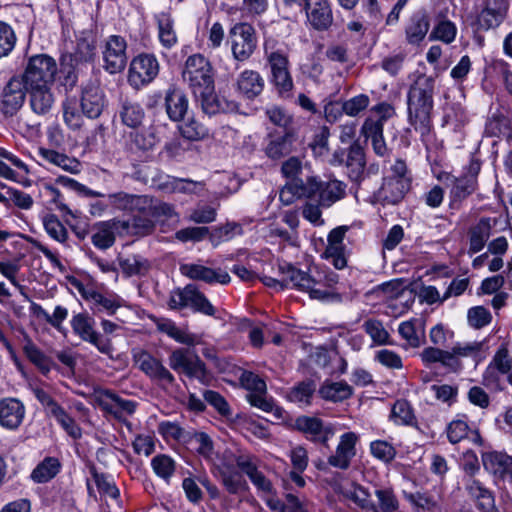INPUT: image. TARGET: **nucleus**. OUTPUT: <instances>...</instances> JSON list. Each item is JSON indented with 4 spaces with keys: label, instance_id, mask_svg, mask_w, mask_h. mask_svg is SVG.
Wrapping results in <instances>:
<instances>
[{
    "label": "nucleus",
    "instance_id": "obj_25",
    "mask_svg": "<svg viewBox=\"0 0 512 512\" xmlns=\"http://www.w3.org/2000/svg\"><path fill=\"white\" fill-rule=\"evenodd\" d=\"M116 234L120 235L119 219L101 221L93 225L91 241L96 248L106 250L114 245Z\"/></svg>",
    "mask_w": 512,
    "mask_h": 512
},
{
    "label": "nucleus",
    "instance_id": "obj_52",
    "mask_svg": "<svg viewBox=\"0 0 512 512\" xmlns=\"http://www.w3.org/2000/svg\"><path fill=\"white\" fill-rule=\"evenodd\" d=\"M266 504L273 512H308L299 498L291 493L285 495V501L269 498Z\"/></svg>",
    "mask_w": 512,
    "mask_h": 512
},
{
    "label": "nucleus",
    "instance_id": "obj_53",
    "mask_svg": "<svg viewBox=\"0 0 512 512\" xmlns=\"http://www.w3.org/2000/svg\"><path fill=\"white\" fill-rule=\"evenodd\" d=\"M281 173L287 179V182H297V184H305L306 177L309 176L304 173L302 161L295 156L282 163Z\"/></svg>",
    "mask_w": 512,
    "mask_h": 512
},
{
    "label": "nucleus",
    "instance_id": "obj_36",
    "mask_svg": "<svg viewBox=\"0 0 512 512\" xmlns=\"http://www.w3.org/2000/svg\"><path fill=\"white\" fill-rule=\"evenodd\" d=\"M38 155L43 161L72 174H77L81 170V163L77 159L56 150L40 147Z\"/></svg>",
    "mask_w": 512,
    "mask_h": 512
},
{
    "label": "nucleus",
    "instance_id": "obj_18",
    "mask_svg": "<svg viewBox=\"0 0 512 512\" xmlns=\"http://www.w3.org/2000/svg\"><path fill=\"white\" fill-rule=\"evenodd\" d=\"M295 428L306 435V438L327 445L334 431L331 426H325L323 421L316 417L300 416L295 420Z\"/></svg>",
    "mask_w": 512,
    "mask_h": 512
},
{
    "label": "nucleus",
    "instance_id": "obj_32",
    "mask_svg": "<svg viewBox=\"0 0 512 512\" xmlns=\"http://www.w3.org/2000/svg\"><path fill=\"white\" fill-rule=\"evenodd\" d=\"M265 81L259 72L246 69L240 73L236 81L237 91L247 99H254L264 89Z\"/></svg>",
    "mask_w": 512,
    "mask_h": 512
},
{
    "label": "nucleus",
    "instance_id": "obj_12",
    "mask_svg": "<svg viewBox=\"0 0 512 512\" xmlns=\"http://www.w3.org/2000/svg\"><path fill=\"white\" fill-rule=\"evenodd\" d=\"M97 405L107 414L117 420H123L125 416L132 415L136 409V403L124 399L111 390H99L96 392Z\"/></svg>",
    "mask_w": 512,
    "mask_h": 512
},
{
    "label": "nucleus",
    "instance_id": "obj_13",
    "mask_svg": "<svg viewBox=\"0 0 512 512\" xmlns=\"http://www.w3.org/2000/svg\"><path fill=\"white\" fill-rule=\"evenodd\" d=\"M127 43L118 35L110 36L103 50L104 68L111 74L121 72L127 64Z\"/></svg>",
    "mask_w": 512,
    "mask_h": 512
},
{
    "label": "nucleus",
    "instance_id": "obj_11",
    "mask_svg": "<svg viewBox=\"0 0 512 512\" xmlns=\"http://www.w3.org/2000/svg\"><path fill=\"white\" fill-rule=\"evenodd\" d=\"M159 73V63L152 54H140L130 64L128 81L135 87L140 88L154 80Z\"/></svg>",
    "mask_w": 512,
    "mask_h": 512
},
{
    "label": "nucleus",
    "instance_id": "obj_26",
    "mask_svg": "<svg viewBox=\"0 0 512 512\" xmlns=\"http://www.w3.org/2000/svg\"><path fill=\"white\" fill-rule=\"evenodd\" d=\"M306 14L311 25L317 30H326L333 22L328 0H306Z\"/></svg>",
    "mask_w": 512,
    "mask_h": 512
},
{
    "label": "nucleus",
    "instance_id": "obj_48",
    "mask_svg": "<svg viewBox=\"0 0 512 512\" xmlns=\"http://www.w3.org/2000/svg\"><path fill=\"white\" fill-rule=\"evenodd\" d=\"M151 467L159 478L169 484L176 470V462L169 455L158 454L152 458Z\"/></svg>",
    "mask_w": 512,
    "mask_h": 512
},
{
    "label": "nucleus",
    "instance_id": "obj_14",
    "mask_svg": "<svg viewBox=\"0 0 512 512\" xmlns=\"http://www.w3.org/2000/svg\"><path fill=\"white\" fill-rule=\"evenodd\" d=\"M358 441L359 436L355 432L342 434L336 451L328 457L327 464L340 470H347L351 465L352 459L356 456Z\"/></svg>",
    "mask_w": 512,
    "mask_h": 512
},
{
    "label": "nucleus",
    "instance_id": "obj_7",
    "mask_svg": "<svg viewBox=\"0 0 512 512\" xmlns=\"http://www.w3.org/2000/svg\"><path fill=\"white\" fill-rule=\"evenodd\" d=\"M228 42L234 60L245 62L253 55L257 46L255 29L246 22L235 23L229 30Z\"/></svg>",
    "mask_w": 512,
    "mask_h": 512
},
{
    "label": "nucleus",
    "instance_id": "obj_5",
    "mask_svg": "<svg viewBox=\"0 0 512 512\" xmlns=\"http://www.w3.org/2000/svg\"><path fill=\"white\" fill-rule=\"evenodd\" d=\"M58 71L55 59L47 54H36L28 58L22 74L26 86L53 85Z\"/></svg>",
    "mask_w": 512,
    "mask_h": 512
},
{
    "label": "nucleus",
    "instance_id": "obj_1",
    "mask_svg": "<svg viewBox=\"0 0 512 512\" xmlns=\"http://www.w3.org/2000/svg\"><path fill=\"white\" fill-rule=\"evenodd\" d=\"M279 271L282 275L281 280L265 277L263 283L268 287H279L280 290L291 285L299 291L308 293L311 299L323 302L341 301V296L333 291L334 285L338 282V275L333 272L322 271L316 267L303 271L289 263L279 265Z\"/></svg>",
    "mask_w": 512,
    "mask_h": 512
},
{
    "label": "nucleus",
    "instance_id": "obj_31",
    "mask_svg": "<svg viewBox=\"0 0 512 512\" xmlns=\"http://www.w3.org/2000/svg\"><path fill=\"white\" fill-rule=\"evenodd\" d=\"M24 405L17 399L8 398L0 401V424L7 429H16L23 421Z\"/></svg>",
    "mask_w": 512,
    "mask_h": 512
},
{
    "label": "nucleus",
    "instance_id": "obj_38",
    "mask_svg": "<svg viewBox=\"0 0 512 512\" xmlns=\"http://www.w3.org/2000/svg\"><path fill=\"white\" fill-rule=\"evenodd\" d=\"M264 53L270 66L271 75L289 70L288 55L283 49L277 48L275 40L265 42Z\"/></svg>",
    "mask_w": 512,
    "mask_h": 512
},
{
    "label": "nucleus",
    "instance_id": "obj_4",
    "mask_svg": "<svg viewBox=\"0 0 512 512\" xmlns=\"http://www.w3.org/2000/svg\"><path fill=\"white\" fill-rule=\"evenodd\" d=\"M169 366L175 372L197 379L203 385H209L211 381L205 363L190 349L178 348L172 351L169 355Z\"/></svg>",
    "mask_w": 512,
    "mask_h": 512
},
{
    "label": "nucleus",
    "instance_id": "obj_50",
    "mask_svg": "<svg viewBox=\"0 0 512 512\" xmlns=\"http://www.w3.org/2000/svg\"><path fill=\"white\" fill-rule=\"evenodd\" d=\"M188 307H190L194 312L201 313L206 316H215L216 314V308L195 284H192L191 286Z\"/></svg>",
    "mask_w": 512,
    "mask_h": 512
},
{
    "label": "nucleus",
    "instance_id": "obj_35",
    "mask_svg": "<svg viewBox=\"0 0 512 512\" xmlns=\"http://www.w3.org/2000/svg\"><path fill=\"white\" fill-rule=\"evenodd\" d=\"M157 23L158 38L161 45L167 49L177 43V34L174 28V19L169 11H161L154 14Z\"/></svg>",
    "mask_w": 512,
    "mask_h": 512
},
{
    "label": "nucleus",
    "instance_id": "obj_21",
    "mask_svg": "<svg viewBox=\"0 0 512 512\" xmlns=\"http://www.w3.org/2000/svg\"><path fill=\"white\" fill-rule=\"evenodd\" d=\"M410 189L409 180L383 177V183L374 194L375 200L382 205H396L402 201Z\"/></svg>",
    "mask_w": 512,
    "mask_h": 512
},
{
    "label": "nucleus",
    "instance_id": "obj_8",
    "mask_svg": "<svg viewBox=\"0 0 512 512\" xmlns=\"http://www.w3.org/2000/svg\"><path fill=\"white\" fill-rule=\"evenodd\" d=\"M73 332L83 341L95 346L97 350L105 355L112 356L113 345L109 338L102 336L94 328L95 320L88 313H77L70 321Z\"/></svg>",
    "mask_w": 512,
    "mask_h": 512
},
{
    "label": "nucleus",
    "instance_id": "obj_28",
    "mask_svg": "<svg viewBox=\"0 0 512 512\" xmlns=\"http://www.w3.org/2000/svg\"><path fill=\"white\" fill-rule=\"evenodd\" d=\"M151 210L147 213H138L129 220H119L120 236H146L155 229L150 219Z\"/></svg>",
    "mask_w": 512,
    "mask_h": 512
},
{
    "label": "nucleus",
    "instance_id": "obj_34",
    "mask_svg": "<svg viewBox=\"0 0 512 512\" xmlns=\"http://www.w3.org/2000/svg\"><path fill=\"white\" fill-rule=\"evenodd\" d=\"M105 99L104 94L98 87H89L84 89L81 98L82 113L90 118H98L104 108Z\"/></svg>",
    "mask_w": 512,
    "mask_h": 512
},
{
    "label": "nucleus",
    "instance_id": "obj_41",
    "mask_svg": "<svg viewBox=\"0 0 512 512\" xmlns=\"http://www.w3.org/2000/svg\"><path fill=\"white\" fill-rule=\"evenodd\" d=\"M377 499L372 502V512H397L399 509V501L394 490L391 487H378L374 491Z\"/></svg>",
    "mask_w": 512,
    "mask_h": 512
},
{
    "label": "nucleus",
    "instance_id": "obj_23",
    "mask_svg": "<svg viewBox=\"0 0 512 512\" xmlns=\"http://www.w3.org/2000/svg\"><path fill=\"white\" fill-rule=\"evenodd\" d=\"M499 219L496 217H482L477 223L472 225L468 230L470 255L480 252L487 244L492 234V229L498 224Z\"/></svg>",
    "mask_w": 512,
    "mask_h": 512
},
{
    "label": "nucleus",
    "instance_id": "obj_44",
    "mask_svg": "<svg viewBox=\"0 0 512 512\" xmlns=\"http://www.w3.org/2000/svg\"><path fill=\"white\" fill-rule=\"evenodd\" d=\"M59 469V461L54 457H47L33 469L31 479L35 483H46L58 474Z\"/></svg>",
    "mask_w": 512,
    "mask_h": 512
},
{
    "label": "nucleus",
    "instance_id": "obj_33",
    "mask_svg": "<svg viewBox=\"0 0 512 512\" xmlns=\"http://www.w3.org/2000/svg\"><path fill=\"white\" fill-rule=\"evenodd\" d=\"M430 28L429 16L425 10H418L412 14L405 29L406 39L409 44H420Z\"/></svg>",
    "mask_w": 512,
    "mask_h": 512
},
{
    "label": "nucleus",
    "instance_id": "obj_20",
    "mask_svg": "<svg viewBox=\"0 0 512 512\" xmlns=\"http://www.w3.org/2000/svg\"><path fill=\"white\" fill-rule=\"evenodd\" d=\"M482 463L496 480H512V456L498 451L486 452L482 455Z\"/></svg>",
    "mask_w": 512,
    "mask_h": 512
},
{
    "label": "nucleus",
    "instance_id": "obj_6",
    "mask_svg": "<svg viewBox=\"0 0 512 512\" xmlns=\"http://www.w3.org/2000/svg\"><path fill=\"white\" fill-rule=\"evenodd\" d=\"M329 162L333 166L344 165L346 167L347 176L357 188H359L361 182L365 179V152L358 144H353L348 149L336 150L332 154Z\"/></svg>",
    "mask_w": 512,
    "mask_h": 512
},
{
    "label": "nucleus",
    "instance_id": "obj_62",
    "mask_svg": "<svg viewBox=\"0 0 512 512\" xmlns=\"http://www.w3.org/2000/svg\"><path fill=\"white\" fill-rule=\"evenodd\" d=\"M467 321L470 327L481 329L491 323L492 315L484 306H475L468 310Z\"/></svg>",
    "mask_w": 512,
    "mask_h": 512
},
{
    "label": "nucleus",
    "instance_id": "obj_9",
    "mask_svg": "<svg viewBox=\"0 0 512 512\" xmlns=\"http://www.w3.org/2000/svg\"><path fill=\"white\" fill-rule=\"evenodd\" d=\"M27 86L17 75L12 76L0 94V111L6 117L15 116L25 103Z\"/></svg>",
    "mask_w": 512,
    "mask_h": 512
},
{
    "label": "nucleus",
    "instance_id": "obj_15",
    "mask_svg": "<svg viewBox=\"0 0 512 512\" xmlns=\"http://www.w3.org/2000/svg\"><path fill=\"white\" fill-rule=\"evenodd\" d=\"M348 230V226H338L332 229L327 236V246L324 255L338 270L347 266V258L345 256L346 247L343 240Z\"/></svg>",
    "mask_w": 512,
    "mask_h": 512
},
{
    "label": "nucleus",
    "instance_id": "obj_64",
    "mask_svg": "<svg viewBox=\"0 0 512 512\" xmlns=\"http://www.w3.org/2000/svg\"><path fill=\"white\" fill-rule=\"evenodd\" d=\"M51 417L55 418L61 427L74 439L81 437V429L75 420L62 408H58Z\"/></svg>",
    "mask_w": 512,
    "mask_h": 512
},
{
    "label": "nucleus",
    "instance_id": "obj_59",
    "mask_svg": "<svg viewBox=\"0 0 512 512\" xmlns=\"http://www.w3.org/2000/svg\"><path fill=\"white\" fill-rule=\"evenodd\" d=\"M483 346L484 343L481 341L458 342L452 347V349L459 361H462L463 358H471L472 360L477 361L483 350Z\"/></svg>",
    "mask_w": 512,
    "mask_h": 512
},
{
    "label": "nucleus",
    "instance_id": "obj_56",
    "mask_svg": "<svg viewBox=\"0 0 512 512\" xmlns=\"http://www.w3.org/2000/svg\"><path fill=\"white\" fill-rule=\"evenodd\" d=\"M456 34L457 28L455 24L450 20L442 19L434 26L430 39L450 44L455 40Z\"/></svg>",
    "mask_w": 512,
    "mask_h": 512
},
{
    "label": "nucleus",
    "instance_id": "obj_10",
    "mask_svg": "<svg viewBox=\"0 0 512 512\" xmlns=\"http://www.w3.org/2000/svg\"><path fill=\"white\" fill-rule=\"evenodd\" d=\"M307 185L312 186V191H309V198L318 194V201L323 208H329L337 201L344 198L346 194V184L337 179L322 181L316 176H308Z\"/></svg>",
    "mask_w": 512,
    "mask_h": 512
},
{
    "label": "nucleus",
    "instance_id": "obj_57",
    "mask_svg": "<svg viewBox=\"0 0 512 512\" xmlns=\"http://www.w3.org/2000/svg\"><path fill=\"white\" fill-rule=\"evenodd\" d=\"M391 418L396 424L412 425L415 416L410 403L404 399L397 400L392 407Z\"/></svg>",
    "mask_w": 512,
    "mask_h": 512
},
{
    "label": "nucleus",
    "instance_id": "obj_43",
    "mask_svg": "<svg viewBox=\"0 0 512 512\" xmlns=\"http://www.w3.org/2000/svg\"><path fill=\"white\" fill-rule=\"evenodd\" d=\"M487 367L507 374V382L512 385V356L506 344L496 350Z\"/></svg>",
    "mask_w": 512,
    "mask_h": 512
},
{
    "label": "nucleus",
    "instance_id": "obj_42",
    "mask_svg": "<svg viewBox=\"0 0 512 512\" xmlns=\"http://www.w3.org/2000/svg\"><path fill=\"white\" fill-rule=\"evenodd\" d=\"M155 324L160 332L167 334L175 341L185 345L195 344V336L177 327L172 320L159 318L155 321Z\"/></svg>",
    "mask_w": 512,
    "mask_h": 512
},
{
    "label": "nucleus",
    "instance_id": "obj_63",
    "mask_svg": "<svg viewBox=\"0 0 512 512\" xmlns=\"http://www.w3.org/2000/svg\"><path fill=\"white\" fill-rule=\"evenodd\" d=\"M507 382V374L486 367L482 375V384L491 391H503Z\"/></svg>",
    "mask_w": 512,
    "mask_h": 512
},
{
    "label": "nucleus",
    "instance_id": "obj_45",
    "mask_svg": "<svg viewBox=\"0 0 512 512\" xmlns=\"http://www.w3.org/2000/svg\"><path fill=\"white\" fill-rule=\"evenodd\" d=\"M119 115L124 125L137 128L142 123L145 113L140 104L125 100L122 103Z\"/></svg>",
    "mask_w": 512,
    "mask_h": 512
},
{
    "label": "nucleus",
    "instance_id": "obj_40",
    "mask_svg": "<svg viewBox=\"0 0 512 512\" xmlns=\"http://www.w3.org/2000/svg\"><path fill=\"white\" fill-rule=\"evenodd\" d=\"M320 396L331 402H342L353 394L352 387L345 381H325L319 389Z\"/></svg>",
    "mask_w": 512,
    "mask_h": 512
},
{
    "label": "nucleus",
    "instance_id": "obj_61",
    "mask_svg": "<svg viewBox=\"0 0 512 512\" xmlns=\"http://www.w3.org/2000/svg\"><path fill=\"white\" fill-rule=\"evenodd\" d=\"M508 131V119L500 112L492 113L485 125V134L487 136L495 137L506 134Z\"/></svg>",
    "mask_w": 512,
    "mask_h": 512
},
{
    "label": "nucleus",
    "instance_id": "obj_27",
    "mask_svg": "<svg viewBox=\"0 0 512 512\" xmlns=\"http://www.w3.org/2000/svg\"><path fill=\"white\" fill-rule=\"evenodd\" d=\"M464 488L483 512H494L496 509L493 493L475 478L463 479Z\"/></svg>",
    "mask_w": 512,
    "mask_h": 512
},
{
    "label": "nucleus",
    "instance_id": "obj_46",
    "mask_svg": "<svg viewBox=\"0 0 512 512\" xmlns=\"http://www.w3.org/2000/svg\"><path fill=\"white\" fill-rule=\"evenodd\" d=\"M23 352L42 374L47 375L52 366V362L30 339L26 340L23 346Z\"/></svg>",
    "mask_w": 512,
    "mask_h": 512
},
{
    "label": "nucleus",
    "instance_id": "obj_29",
    "mask_svg": "<svg viewBox=\"0 0 512 512\" xmlns=\"http://www.w3.org/2000/svg\"><path fill=\"white\" fill-rule=\"evenodd\" d=\"M199 99L203 112L209 116L220 112L229 113L238 110V104L234 101L219 99L213 91H198L193 93Z\"/></svg>",
    "mask_w": 512,
    "mask_h": 512
},
{
    "label": "nucleus",
    "instance_id": "obj_39",
    "mask_svg": "<svg viewBox=\"0 0 512 512\" xmlns=\"http://www.w3.org/2000/svg\"><path fill=\"white\" fill-rule=\"evenodd\" d=\"M294 136L290 132L272 138L266 148L265 154L273 160L288 156L293 151Z\"/></svg>",
    "mask_w": 512,
    "mask_h": 512
},
{
    "label": "nucleus",
    "instance_id": "obj_3",
    "mask_svg": "<svg viewBox=\"0 0 512 512\" xmlns=\"http://www.w3.org/2000/svg\"><path fill=\"white\" fill-rule=\"evenodd\" d=\"M182 78L193 93L214 90L212 66L209 60L201 54H193L187 58Z\"/></svg>",
    "mask_w": 512,
    "mask_h": 512
},
{
    "label": "nucleus",
    "instance_id": "obj_2",
    "mask_svg": "<svg viewBox=\"0 0 512 512\" xmlns=\"http://www.w3.org/2000/svg\"><path fill=\"white\" fill-rule=\"evenodd\" d=\"M435 80L421 75L409 88L407 94L408 121L421 137L429 135L432 128L431 112L434 102Z\"/></svg>",
    "mask_w": 512,
    "mask_h": 512
},
{
    "label": "nucleus",
    "instance_id": "obj_30",
    "mask_svg": "<svg viewBox=\"0 0 512 512\" xmlns=\"http://www.w3.org/2000/svg\"><path fill=\"white\" fill-rule=\"evenodd\" d=\"M165 108L170 120L174 122L183 120L188 111L186 94L177 87H169L165 94Z\"/></svg>",
    "mask_w": 512,
    "mask_h": 512
},
{
    "label": "nucleus",
    "instance_id": "obj_19",
    "mask_svg": "<svg viewBox=\"0 0 512 512\" xmlns=\"http://www.w3.org/2000/svg\"><path fill=\"white\" fill-rule=\"evenodd\" d=\"M181 273L193 280L203 281L207 284L219 283L228 284L231 280L230 275L223 269H212L201 264L188 263L180 267Z\"/></svg>",
    "mask_w": 512,
    "mask_h": 512
},
{
    "label": "nucleus",
    "instance_id": "obj_47",
    "mask_svg": "<svg viewBox=\"0 0 512 512\" xmlns=\"http://www.w3.org/2000/svg\"><path fill=\"white\" fill-rule=\"evenodd\" d=\"M307 183V179L305 184H297V182H286L279 193L280 201L287 206L292 204L297 198H309V191H312V186H308Z\"/></svg>",
    "mask_w": 512,
    "mask_h": 512
},
{
    "label": "nucleus",
    "instance_id": "obj_16",
    "mask_svg": "<svg viewBox=\"0 0 512 512\" xmlns=\"http://www.w3.org/2000/svg\"><path fill=\"white\" fill-rule=\"evenodd\" d=\"M107 197L108 203L121 211L147 213L152 208V198L146 195H134L120 191L109 194Z\"/></svg>",
    "mask_w": 512,
    "mask_h": 512
},
{
    "label": "nucleus",
    "instance_id": "obj_22",
    "mask_svg": "<svg viewBox=\"0 0 512 512\" xmlns=\"http://www.w3.org/2000/svg\"><path fill=\"white\" fill-rule=\"evenodd\" d=\"M96 56V45L93 37H80L76 41L73 52L61 56L62 65H76L80 68L91 64Z\"/></svg>",
    "mask_w": 512,
    "mask_h": 512
},
{
    "label": "nucleus",
    "instance_id": "obj_60",
    "mask_svg": "<svg viewBox=\"0 0 512 512\" xmlns=\"http://www.w3.org/2000/svg\"><path fill=\"white\" fill-rule=\"evenodd\" d=\"M63 119L66 125L77 130L82 126V114L79 113L75 99H67L63 102Z\"/></svg>",
    "mask_w": 512,
    "mask_h": 512
},
{
    "label": "nucleus",
    "instance_id": "obj_54",
    "mask_svg": "<svg viewBox=\"0 0 512 512\" xmlns=\"http://www.w3.org/2000/svg\"><path fill=\"white\" fill-rule=\"evenodd\" d=\"M119 265L127 276L144 275L150 269V262L140 255H130L119 260Z\"/></svg>",
    "mask_w": 512,
    "mask_h": 512
},
{
    "label": "nucleus",
    "instance_id": "obj_55",
    "mask_svg": "<svg viewBox=\"0 0 512 512\" xmlns=\"http://www.w3.org/2000/svg\"><path fill=\"white\" fill-rule=\"evenodd\" d=\"M219 477L223 486L230 494H237L247 486L246 481L240 473L235 471L231 466H227L226 469H219Z\"/></svg>",
    "mask_w": 512,
    "mask_h": 512
},
{
    "label": "nucleus",
    "instance_id": "obj_58",
    "mask_svg": "<svg viewBox=\"0 0 512 512\" xmlns=\"http://www.w3.org/2000/svg\"><path fill=\"white\" fill-rule=\"evenodd\" d=\"M167 188L172 192L198 194L203 191L204 183L184 178H171L167 181Z\"/></svg>",
    "mask_w": 512,
    "mask_h": 512
},
{
    "label": "nucleus",
    "instance_id": "obj_17",
    "mask_svg": "<svg viewBox=\"0 0 512 512\" xmlns=\"http://www.w3.org/2000/svg\"><path fill=\"white\" fill-rule=\"evenodd\" d=\"M53 85L27 86L29 107L37 116H47L55 104Z\"/></svg>",
    "mask_w": 512,
    "mask_h": 512
},
{
    "label": "nucleus",
    "instance_id": "obj_24",
    "mask_svg": "<svg viewBox=\"0 0 512 512\" xmlns=\"http://www.w3.org/2000/svg\"><path fill=\"white\" fill-rule=\"evenodd\" d=\"M134 358L140 370L151 379L167 384L174 383L175 378L172 373L161 363L160 360L153 357L150 353L140 351L134 355Z\"/></svg>",
    "mask_w": 512,
    "mask_h": 512
},
{
    "label": "nucleus",
    "instance_id": "obj_37",
    "mask_svg": "<svg viewBox=\"0 0 512 512\" xmlns=\"http://www.w3.org/2000/svg\"><path fill=\"white\" fill-rule=\"evenodd\" d=\"M82 296L90 304L94 313L106 312L112 315L120 307L116 297L106 296L94 289L85 290Z\"/></svg>",
    "mask_w": 512,
    "mask_h": 512
},
{
    "label": "nucleus",
    "instance_id": "obj_51",
    "mask_svg": "<svg viewBox=\"0 0 512 512\" xmlns=\"http://www.w3.org/2000/svg\"><path fill=\"white\" fill-rule=\"evenodd\" d=\"M315 392L313 381H302L292 387L287 393V399L299 406H308L311 404L312 396Z\"/></svg>",
    "mask_w": 512,
    "mask_h": 512
},
{
    "label": "nucleus",
    "instance_id": "obj_49",
    "mask_svg": "<svg viewBox=\"0 0 512 512\" xmlns=\"http://www.w3.org/2000/svg\"><path fill=\"white\" fill-rule=\"evenodd\" d=\"M42 224L46 233L55 241L65 244L68 239V231L59 218L52 213L42 216Z\"/></svg>",
    "mask_w": 512,
    "mask_h": 512
}]
</instances>
